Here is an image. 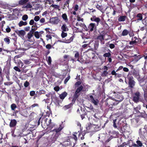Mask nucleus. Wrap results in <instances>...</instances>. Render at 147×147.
<instances>
[{
    "mask_svg": "<svg viewBox=\"0 0 147 147\" xmlns=\"http://www.w3.org/2000/svg\"><path fill=\"white\" fill-rule=\"evenodd\" d=\"M140 107H137L136 108H134V109L136 111V113H139L140 112L139 111V109H140Z\"/></svg>",
    "mask_w": 147,
    "mask_h": 147,
    "instance_id": "obj_60",
    "label": "nucleus"
},
{
    "mask_svg": "<svg viewBox=\"0 0 147 147\" xmlns=\"http://www.w3.org/2000/svg\"><path fill=\"white\" fill-rule=\"evenodd\" d=\"M137 39V38L136 37H132V41L130 42L129 44L130 45H133V44L136 43H137V41H136V40Z\"/></svg>",
    "mask_w": 147,
    "mask_h": 147,
    "instance_id": "obj_32",
    "label": "nucleus"
},
{
    "mask_svg": "<svg viewBox=\"0 0 147 147\" xmlns=\"http://www.w3.org/2000/svg\"><path fill=\"white\" fill-rule=\"evenodd\" d=\"M40 17L38 16H35L34 18V20L36 21V22H37L40 20Z\"/></svg>",
    "mask_w": 147,
    "mask_h": 147,
    "instance_id": "obj_58",
    "label": "nucleus"
},
{
    "mask_svg": "<svg viewBox=\"0 0 147 147\" xmlns=\"http://www.w3.org/2000/svg\"><path fill=\"white\" fill-rule=\"evenodd\" d=\"M39 106V105L37 103H34L30 107V109H33L34 107H38Z\"/></svg>",
    "mask_w": 147,
    "mask_h": 147,
    "instance_id": "obj_48",
    "label": "nucleus"
},
{
    "mask_svg": "<svg viewBox=\"0 0 147 147\" xmlns=\"http://www.w3.org/2000/svg\"><path fill=\"white\" fill-rule=\"evenodd\" d=\"M61 36L62 38H63L67 36V34L65 32H64L62 31Z\"/></svg>",
    "mask_w": 147,
    "mask_h": 147,
    "instance_id": "obj_41",
    "label": "nucleus"
},
{
    "mask_svg": "<svg viewBox=\"0 0 147 147\" xmlns=\"http://www.w3.org/2000/svg\"><path fill=\"white\" fill-rule=\"evenodd\" d=\"M27 24L26 22H24L22 21H20L19 23V26L20 27L22 26H25Z\"/></svg>",
    "mask_w": 147,
    "mask_h": 147,
    "instance_id": "obj_31",
    "label": "nucleus"
},
{
    "mask_svg": "<svg viewBox=\"0 0 147 147\" xmlns=\"http://www.w3.org/2000/svg\"><path fill=\"white\" fill-rule=\"evenodd\" d=\"M143 89L144 93H147V82L146 83V85L143 88Z\"/></svg>",
    "mask_w": 147,
    "mask_h": 147,
    "instance_id": "obj_45",
    "label": "nucleus"
},
{
    "mask_svg": "<svg viewBox=\"0 0 147 147\" xmlns=\"http://www.w3.org/2000/svg\"><path fill=\"white\" fill-rule=\"evenodd\" d=\"M62 17L63 19L66 22H67L68 21V19L67 18V16L65 13L63 14L62 15Z\"/></svg>",
    "mask_w": 147,
    "mask_h": 147,
    "instance_id": "obj_28",
    "label": "nucleus"
},
{
    "mask_svg": "<svg viewBox=\"0 0 147 147\" xmlns=\"http://www.w3.org/2000/svg\"><path fill=\"white\" fill-rule=\"evenodd\" d=\"M74 59L76 61L80 62V54L79 52L77 51H74Z\"/></svg>",
    "mask_w": 147,
    "mask_h": 147,
    "instance_id": "obj_15",
    "label": "nucleus"
},
{
    "mask_svg": "<svg viewBox=\"0 0 147 147\" xmlns=\"http://www.w3.org/2000/svg\"><path fill=\"white\" fill-rule=\"evenodd\" d=\"M61 28L62 30V31L66 32L68 31L69 30V29L65 24H63L61 27Z\"/></svg>",
    "mask_w": 147,
    "mask_h": 147,
    "instance_id": "obj_24",
    "label": "nucleus"
},
{
    "mask_svg": "<svg viewBox=\"0 0 147 147\" xmlns=\"http://www.w3.org/2000/svg\"><path fill=\"white\" fill-rule=\"evenodd\" d=\"M74 38V36H72L71 37H70L69 39H65L64 41H63L62 42L66 43H69L71 42H72Z\"/></svg>",
    "mask_w": 147,
    "mask_h": 147,
    "instance_id": "obj_18",
    "label": "nucleus"
},
{
    "mask_svg": "<svg viewBox=\"0 0 147 147\" xmlns=\"http://www.w3.org/2000/svg\"><path fill=\"white\" fill-rule=\"evenodd\" d=\"M33 27V26H32V28H31V30H30V33H32L33 34L34 33V31L36 30L37 28V27L36 26H35V27H34V28Z\"/></svg>",
    "mask_w": 147,
    "mask_h": 147,
    "instance_id": "obj_37",
    "label": "nucleus"
},
{
    "mask_svg": "<svg viewBox=\"0 0 147 147\" xmlns=\"http://www.w3.org/2000/svg\"><path fill=\"white\" fill-rule=\"evenodd\" d=\"M144 96L145 100L147 102V93H144Z\"/></svg>",
    "mask_w": 147,
    "mask_h": 147,
    "instance_id": "obj_64",
    "label": "nucleus"
},
{
    "mask_svg": "<svg viewBox=\"0 0 147 147\" xmlns=\"http://www.w3.org/2000/svg\"><path fill=\"white\" fill-rule=\"evenodd\" d=\"M17 124V121L16 119H11L9 123V126L10 127L14 128V129L11 131V133L13 134L14 133L15 130L16 129V126Z\"/></svg>",
    "mask_w": 147,
    "mask_h": 147,
    "instance_id": "obj_5",
    "label": "nucleus"
},
{
    "mask_svg": "<svg viewBox=\"0 0 147 147\" xmlns=\"http://www.w3.org/2000/svg\"><path fill=\"white\" fill-rule=\"evenodd\" d=\"M107 70H104L103 72L102 73V76L104 77L106 76H107L108 73L107 72Z\"/></svg>",
    "mask_w": 147,
    "mask_h": 147,
    "instance_id": "obj_43",
    "label": "nucleus"
},
{
    "mask_svg": "<svg viewBox=\"0 0 147 147\" xmlns=\"http://www.w3.org/2000/svg\"><path fill=\"white\" fill-rule=\"evenodd\" d=\"M63 143L65 145V146L66 147L67 146H70L71 144L70 142L69 141H65L63 142Z\"/></svg>",
    "mask_w": 147,
    "mask_h": 147,
    "instance_id": "obj_49",
    "label": "nucleus"
},
{
    "mask_svg": "<svg viewBox=\"0 0 147 147\" xmlns=\"http://www.w3.org/2000/svg\"><path fill=\"white\" fill-rule=\"evenodd\" d=\"M141 96L140 93L138 91H137L133 94V100L137 103L139 102V98Z\"/></svg>",
    "mask_w": 147,
    "mask_h": 147,
    "instance_id": "obj_3",
    "label": "nucleus"
},
{
    "mask_svg": "<svg viewBox=\"0 0 147 147\" xmlns=\"http://www.w3.org/2000/svg\"><path fill=\"white\" fill-rule=\"evenodd\" d=\"M63 128V127L61 125H60L58 128L54 129L52 130L51 131L55 132L56 133V135H57L58 136L60 134H59V133L61 130Z\"/></svg>",
    "mask_w": 147,
    "mask_h": 147,
    "instance_id": "obj_11",
    "label": "nucleus"
},
{
    "mask_svg": "<svg viewBox=\"0 0 147 147\" xmlns=\"http://www.w3.org/2000/svg\"><path fill=\"white\" fill-rule=\"evenodd\" d=\"M140 134L142 136H145L146 135L147 133V125H146L144 128H143L142 130L141 129H140Z\"/></svg>",
    "mask_w": 147,
    "mask_h": 147,
    "instance_id": "obj_12",
    "label": "nucleus"
},
{
    "mask_svg": "<svg viewBox=\"0 0 147 147\" xmlns=\"http://www.w3.org/2000/svg\"><path fill=\"white\" fill-rule=\"evenodd\" d=\"M33 34L30 33V32H28L27 34V37L28 40L31 39L32 37L33 36Z\"/></svg>",
    "mask_w": 147,
    "mask_h": 147,
    "instance_id": "obj_42",
    "label": "nucleus"
},
{
    "mask_svg": "<svg viewBox=\"0 0 147 147\" xmlns=\"http://www.w3.org/2000/svg\"><path fill=\"white\" fill-rule=\"evenodd\" d=\"M32 7V5L29 3L28 4L25 6V7L27 9L31 8Z\"/></svg>",
    "mask_w": 147,
    "mask_h": 147,
    "instance_id": "obj_63",
    "label": "nucleus"
},
{
    "mask_svg": "<svg viewBox=\"0 0 147 147\" xmlns=\"http://www.w3.org/2000/svg\"><path fill=\"white\" fill-rule=\"evenodd\" d=\"M111 53L109 52L108 53H106L105 54H104L103 55V57H105V58L106 57L108 58L109 57H111Z\"/></svg>",
    "mask_w": 147,
    "mask_h": 147,
    "instance_id": "obj_39",
    "label": "nucleus"
},
{
    "mask_svg": "<svg viewBox=\"0 0 147 147\" xmlns=\"http://www.w3.org/2000/svg\"><path fill=\"white\" fill-rule=\"evenodd\" d=\"M132 74L137 79H139L140 76L139 72L136 70L135 69H134L132 71H131Z\"/></svg>",
    "mask_w": 147,
    "mask_h": 147,
    "instance_id": "obj_13",
    "label": "nucleus"
},
{
    "mask_svg": "<svg viewBox=\"0 0 147 147\" xmlns=\"http://www.w3.org/2000/svg\"><path fill=\"white\" fill-rule=\"evenodd\" d=\"M94 127L95 126L94 124H88L86 127L87 132L90 133L95 132Z\"/></svg>",
    "mask_w": 147,
    "mask_h": 147,
    "instance_id": "obj_7",
    "label": "nucleus"
},
{
    "mask_svg": "<svg viewBox=\"0 0 147 147\" xmlns=\"http://www.w3.org/2000/svg\"><path fill=\"white\" fill-rule=\"evenodd\" d=\"M128 143H126L125 142L123 143L122 144L118 146V147H124L125 145H127Z\"/></svg>",
    "mask_w": 147,
    "mask_h": 147,
    "instance_id": "obj_56",
    "label": "nucleus"
},
{
    "mask_svg": "<svg viewBox=\"0 0 147 147\" xmlns=\"http://www.w3.org/2000/svg\"><path fill=\"white\" fill-rule=\"evenodd\" d=\"M30 95L31 96H33L35 94V92L34 91H32L30 92Z\"/></svg>",
    "mask_w": 147,
    "mask_h": 147,
    "instance_id": "obj_62",
    "label": "nucleus"
},
{
    "mask_svg": "<svg viewBox=\"0 0 147 147\" xmlns=\"http://www.w3.org/2000/svg\"><path fill=\"white\" fill-rule=\"evenodd\" d=\"M80 95V94L78 93H77L75 92V93L73 96V98L72 100V103L74 104L78 98L79 96Z\"/></svg>",
    "mask_w": 147,
    "mask_h": 147,
    "instance_id": "obj_14",
    "label": "nucleus"
},
{
    "mask_svg": "<svg viewBox=\"0 0 147 147\" xmlns=\"http://www.w3.org/2000/svg\"><path fill=\"white\" fill-rule=\"evenodd\" d=\"M83 88L84 87L82 85H80L78 87L75 92L79 94V93L82 90Z\"/></svg>",
    "mask_w": 147,
    "mask_h": 147,
    "instance_id": "obj_25",
    "label": "nucleus"
},
{
    "mask_svg": "<svg viewBox=\"0 0 147 147\" xmlns=\"http://www.w3.org/2000/svg\"><path fill=\"white\" fill-rule=\"evenodd\" d=\"M81 84V82L80 81L76 82L75 84V87H78Z\"/></svg>",
    "mask_w": 147,
    "mask_h": 147,
    "instance_id": "obj_52",
    "label": "nucleus"
},
{
    "mask_svg": "<svg viewBox=\"0 0 147 147\" xmlns=\"http://www.w3.org/2000/svg\"><path fill=\"white\" fill-rule=\"evenodd\" d=\"M51 7H53L56 9H58L59 7V6L57 5L52 4L51 5Z\"/></svg>",
    "mask_w": 147,
    "mask_h": 147,
    "instance_id": "obj_47",
    "label": "nucleus"
},
{
    "mask_svg": "<svg viewBox=\"0 0 147 147\" xmlns=\"http://www.w3.org/2000/svg\"><path fill=\"white\" fill-rule=\"evenodd\" d=\"M17 107L16 105L15 104H12L11 105V107L12 110L13 111L15 110Z\"/></svg>",
    "mask_w": 147,
    "mask_h": 147,
    "instance_id": "obj_44",
    "label": "nucleus"
},
{
    "mask_svg": "<svg viewBox=\"0 0 147 147\" xmlns=\"http://www.w3.org/2000/svg\"><path fill=\"white\" fill-rule=\"evenodd\" d=\"M16 33L20 37H24L25 35L26 32L25 31L23 30H18L16 31Z\"/></svg>",
    "mask_w": 147,
    "mask_h": 147,
    "instance_id": "obj_17",
    "label": "nucleus"
},
{
    "mask_svg": "<svg viewBox=\"0 0 147 147\" xmlns=\"http://www.w3.org/2000/svg\"><path fill=\"white\" fill-rule=\"evenodd\" d=\"M10 38L8 36H7L6 38H4V41L7 44H9L10 42L9 39Z\"/></svg>",
    "mask_w": 147,
    "mask_h": 147,
    "instance_id": "obj_34",
    "label": "nucleus"
},
{
    "mask_svg": "<svg viewBox=\"0 0 147 147\" xmlns=\"http://www.w3.org/2000/svg\"><path fill=\"white\" fill-rule=\"evenodd\" d=\"M116 99H115V102H117V104L124 99L123 96L121 94H117L116 96Z\"/></svg>",
    "mask_w": 147,
    "mask_h": 147,
    "instance_id": "obj_10",
    "label": "nucleus"
},
{
    "mask_svg": "<svg viewBox=\"0 0 147 147\" xmlns=\"http://www.w3.org/2000/svg\"><path fill=\"white\" fill-rule=\"evenodd\" d=\"M73 104H74L72 102L71 103L69 104L68 105L64 106L63 107V109L65 111L68 109L71 108L72 107Z\"/></svg>",
    "mask_w": 147,
    "mask_h": 147,
    "instance_id": "obj_20",
    "label": "nucleus"
},
{
    "mask_svg": "<svg viewBox=\"0 0 147 147\" xmlns=\"http://www.w3.org/2000/svg\"><path fill=\"white\" fill-rule=\"evenodd\" d=\"M98 42H96L95 43H94V49L95 50H96L98 47Z\"/></svg>",
    "mask_w": 147,
    "mask_h": 147,
    "instance_id": "obj_51",
    "label": "nucleus"
},
{
    "mask_svg": "<svg viewBox=\"0 0 147 147\" xmlns=\"http://www.w3.org/2000/svg\"><path fill=\"white\" fill-rule=\"evenodd\" d=\"M37 23H36V22L34 23V20L33 19L31 20L29 22V24L31 25H32L34 24V27H35V26H36Z\"/></svg>",
    "mask_w": 147,
    "mask_h": 147,
    "instance_id": "obj_36",
    "label": "nucleus"
},
{
    "mask_svg": "<svg viewBox=\"0 0 147 147\" xmlns=\"http://www.w3.org/2000/svg\"><path fill=\"white\" fill-rule=\"evenodd\" d=\"M129 32L126 29H124L122 33V35L123 36H125L127 35L129 33Z\"/></svg>",
    "mask_w": 147,
    "mask_h": 147,
    "instance_id": "obj_33",
    "label": "nucleus"
},
{
    "mask_svg": "<svg viewBox=\"0 0 147 147\" xmlns=\"http://www.w3.org/2000/svg\"><path fill=\"white\" fill-rule=\"evenodd\" d=\"M67 93L64 92L61 93V94L59 95V97L60 99H61L62 101L64 99L65 97L67 96Z\"/></svg>",
    "mask_w": 147,
    "mask_h": 147,
    "instance_id": "obj_21",
    "label": "nucleus"
},
{
    "mask_svg": "<svg viewBox=\"0 0 147 147\" xmlns=\"http://www.w3.org/2000/svg\"><path fill=\"white\" fill-rule=\"evenodd\" d=\"M136 17L137 18V20L138 22L141 20L142 19V15L141 13H139L138 14Z\"/></svg>",
    "mask_w": 147,
    "mask_h": 147,
    "instance_id": "obj_26",
    "label": "nucleus"
},
{
    "mask_svg": "<svg viewBox=\"0 0 147 147\" xmlns=\"http://www.w3.org/2000/svg\"><path fill=\"white\" fill-rule=\"evenodd\" d=\"M29 1V0H20L19 1V4L21 5H23Z\"/></svg>",
    "mask_w": 147,
    "mask_h": 147,
    "instance_id": "obj_29",
    "label": "nucleus"
},
{
    "mask_svg": "<svg viewBox=\"0 0 147 147\" xmlns=\"http://www.w3.org/2000/svg\"><path fill=\"white\" fill-rule=\"evenodd\" d=\"M51 98L52 100L53 99L54 100V103L55 105L57 106H60V103H61L63 101L62 100H60L56 96L52 97V96Z\"/></svg>",
    "mask_w": 147,
    "mask_h": 147,
    "instance_id": "obj_6",
    "label": "nucleus"
},
{
    "mask_svg": "<svg viewBox=\"0 0 147 147\" xmlns=\"http://www.w3.org/2000/svg\"><path fill=\"white\" fill-rule=\"evenodd\" d=\"M95 27L94 23H90L88 26V30H90V31H92L94 30Z\"/></svg>",
    "mask_w": 147,
    "mask_h": 147,
    "instance_id": "obj_19",
    "label": "nucleus"
},
{
    "mask_svg": "<svg viewBox=\"0 0 147 147\" xmlns=\"http://www.w3.org/2000/svg\"><path fill=\"white\" fill-rule=\"evenodd\" d=\"M87 57L90 58L94 59L95 57V54L94 51L92 50L91 49H89L88 50L85 51V52Z\"/></svg>",
    "mask_w": 147,
    "mask_h": 147,
    "instance_id": "obj_4",
    "label": "nucleus"
},
{
    "mask_svg": "<svg viewBox=\"0 0 147 147\" xmlns=\"http://www.w3.org/2000/svg\"><path fill=\"white\" fill-rule=\"evenodd\" d=\"M30 84L28 82L26 81L24 84V86L25 87H27L29 86Z\"/></svg>",
    "mask_w": 147,
    "mask_h": 147,
    "instance_id": "obj_54",
    "label": "nucleus"
},
{
    "mask_svg": "<svg viewBox=\"0 0 147 147\" xmlns=\"http://www.w3.org/2000/svg\"><path fill=\"white\" fill-rule=\"evenodd\" d=\"M127 18V17L125 16H121L119 18L118 20L119 22H124Z\"/></svg>",
    "mask_w": 147,
    "mask_h": 147,
    "instance_id": "obj_23",
    "label": "nucleus"
},
{
    "mask_svg": "<svg viewBox=\"0 0 147 147\" xmlns=\"http://www.w3.org/2000/svg\"><path fill=\"white\" fill-rule=\"evenodd\" d=\"M28 16L27 15L25 14L23 15L22 18V19L24 21H26L28 19Z\"/></svg>",
    "mask_w": 147,
    "mask_h": 147,
    "instance_id": "obj_46",
    "label": "nucleus"
},
{
    "mask_svg": "<svg viewBox=\"0 0 147 147\" xmlns=\"http://www.w3.org/2000/svg\"><path fill=\"white\" fill-rule=\"evenodd\" d=\"M34 35L35 37L37 39H38L40 37L39 32L38 31H36L34 32Z\"/></svg>",
    "mask_w": 147,
    "mask_h": 147,
    "instance_id": "obj_40",
    "label": "nucleus"
},
{
    "mask_svg": "<svg viewBox=\"0 0 147 147\" xmlns=\"http://www.w3.org/2000/svg\"><path fill=\"white\" fill-rule=\"evenodd\" d=\"M63 58L64 59H67V58H68L69 59L68 60V61H71L73 62V63H74V62H76V61L74 58H73L71 57H69V56L68 55H64L63 56ZM66 61V59L64 60V61Z\"/></svg>",
    "mask_w": 147,
    "mask_h": 147,
    "instance_id": "obj_16",
    "label": "nucleus"
},
{
    "mask_svg": "<svg viewBox=\"0 0 147 147\" xmlns=\"http://www.w3.org/2000/svg\"><path fill=\"white\" fill-rule=\"evenodd\" d=\"M127 79L128 80V87L131 89L133 88L135 86L136 82L134 80L133 76L130 75L127 76Z\"/></svg>",
    "mask_w": 147,
    "mask_h": 147,
    "instance_id": "obj_1",
    "label": "nucleus"
},
{
    "mask_svg": "<svg viewBox=\"0 0 147 147\" xmlns=\"http://www.w3.org/2000/svg\"><path fill=\"white\" fill-rule=\"evenodd\" d=\"M143 56H142L141 55H138V56L134 58V60L136 62L138 61Z\"/></svg>",
    "mask_w": 147,
    "mask_h": 147,
    "instance_id": "obj_35",
    "label": "nucleus"
},
{
    "mask_svg": "<svg viewBox=\"0 0 147 147\" xmlns=\"http://www.w3.org/2000/svg\"><path fill=\"white\" fill-rule=\"evenodd\" d=\"M47 61L48 62V64L49 65H50L51 64V62L52 61L51 58L50 56H49L48 57Z\"/></svg>",
    "mask_w": 147,
    "mask_h": 147,
    "instance_id": "obj_53",
    "label": "nucleus"
},
{
    "mask_svg": "<svg viewBox=\"0 0 147 147\" xmlns=\"http://www.w3.org/2000/svg\"><path fill=\"white\" fill-rule=\"evenodd\" d=\"M13 69L16 71H18L19 72L21 71L20 69L17 66H15V67H14Z\"/></svg>",
    "mask_w": 147,
    "mask_h": 147,
    "instance_id": "obj_61",
    "label": "nucleus"
},
{
    "mask_svg": "<svg viewBox=\"0 0 147 147\" xmlns=\"http://www.w3.org/2000/svg\"><path fill=\"white\" fill-rule=\"evenodd\" d=\"M105 104L109 107L112 108L113 105H117V102H115L114 100L107 98L105 101Z\"/></svg>",
    "mask_w": 147,
    "mask_h": 147,
    "instance_id": "obj_2",
    "label": "nucleus"
},
{
    "mask_svg": "<svg viewBox=\"0 0 147 147\" xmlns=\"http://www.w3.org/2000/svg\"><path fill=\"white\" fill-rule=\"evenodd\" d=\"M60 20L58 17L52 18L50 19V22L52 24H57Z\"/></svg>",
    "mask_w": 147,
    "mask_h": 147,
    "instance_id": "obj_9",
    "label": "nucleus"
},
{
    "mask_svg": "<svg viewBox=\"0 0 147 147\" xmlns=\"http://www.w3.org/2000/svg\"><path fill=\"white\" fill-rule=\"evenodd\" d=\"M94 125L95 126V127H94V131H98L100 130V124L99 125L98 124H94Z\"/></svg>",
    "mask_w": 147,
    "mask_h": 147,
    "instance_id": "obj_30",
    "label": "nucleus"
},
{
    "mask_svg": "<svg viewBox=\"0 0 147 147\" xmlns=\"http://www.w3.org/2000/svg\"><path fill=\"white\" fill-rule=\"evenodd\" d=\"M91 20L92 21H95L98 23L100 21V19L98 18H96L95 16H93L91 18Z\"/></svg>",
    "mask_w": 147,
    "mask_h": 147,
    "instance_id": "obj_22",
    "label": "nucleus"
},
{
    "mask_svg": "<svg viewBox=\"0 0 147 147\" xmlns=\"http://www.w3.org/2000/svg\"><path fill=\"white\" fill-rule=\"evenodd\" d=\"M138 147H142L143 146L142 142L140 140H137L136 142Z\"/></svg>",
    "mask_w": 147,
    "mask_h": 147,
    "instance_id": "obj_38",
    "label": "nucleus"
},
{
    "mask_svg": "<svg viewBox=\"0 0 147 147\" xmlns=\"http://www.w3.org/2000/svg\"><path fill=\"white\" fill-rule=\"evenodd\" d=\"M70 78V76H69L67 78H66L65 79L64 83L65 84H66L68 81L69 80Z\"/></svg>",
    "mask_w": 147,
    "mask_h": 147,
    "instance_id": "obj_55",
    "label": "nucleus"
},
{
    "mask_svg": "<svg viewBox=\"0 0 147 147\" xmlns=\"http://www.w3.org/2000/svg\"><path fill=\"white\" fill-rule=\"evenodd\" d=\"M13 84V82H8L4 83V84L5 85H10Z\"/></svg>",
    "mask_w": 147,
    "mask_h": 147,
    "instance_id": "obj_57",
    "label": "nucleus"
},
{
    "mask_svg": "<svg viewBox=\"0 0 147 147\" xmlns=\"http://www.w3.org/2000/svg\"><path fill=\"white\" fill-rule=\"evenodd\" d=\"M84 113L80 115L81 117L82 120L85 118V116L86 114V113L84 110Z\"/></svg>",
    "mask_w": 147,
    "mask_h": 147,
    "instance_id": "obj_50",
    "label": "nucleus"
},
{
    "mask_svg": "<svg viewBox=\"0 0 147 147\" xmlns=\"http://www.w3.org/2000/svg\"><path fill=\"white\" fill-rule=\"evenodd\" d=\"M87 108H88L90 110L93 111H94V109L92 106L91 105L89 107H88Z\"/></svg>",
    "mask_w": 147,
    "mask_h": 147,
    "instance_id": "obj_59",
    "label": "nucleus"
},
{
    "mask_svg": "<svg viewBox=\"0 0 147 147\" xmlns=\"http://www.w3.org/2000/svg\"><path fill=\"white\" fill-rule=\"evenodd\" d=\"M117 121V119H114L113 121V126L115 128H117L119 130H120L121 129V128L120 127H117V125L116 123V122Z\"/></svg>",
    "mask_w": 147,
    "mask_h": 147,
    "instance_id": "obj_27",
    "label": "nucleus"
},
{
    "mask_svg": "<svg viewBox=\"0 0 147 147\" xmlns=\"http://www.w3.org/2000/svg\"><path fill=\"white\" fill-rule=\"evenodd\" d=\"M89 100L95 105H97L99 102V101L98 99L96 98H94L92 95L90 96Z\"/></svg>",
    "mask_w": 147,
    "mask_h": 147,
    "instance_id": "obj_8",
    "label": "nucleus"
}]
</instances>
